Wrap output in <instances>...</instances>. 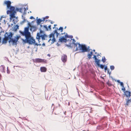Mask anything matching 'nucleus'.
<instances>
[{"mask_svg":"<svg viewBox=\"0 0 131 131\" xmlns=\"http://www.w3.org/2000/svg\"><path fill=\"white\" fill-rule=\"evenodd\" d=\"M57 28L56 30H55L53 32H52L49 35V37L46 35L45 34V31H43L40 28L39 30L40 31L39 32L37 33V38L38 39L39 42L40 41V40L41 39L42 40H45L46 39H47V38H49L48 40V42L50 41H51V43H53L56 41V39L54 38V34H56L57 36L58 37L59 35H60L59 33H58L57 32Z\"/></svg>","mask_w":131,"mask_h":131,"instance_id":"f257e3e1","label":"nucleus"},{"mask_svg":"<svg viewBox=\"0 0 131 131\" xmlns=\"http://www.w3.org/2000/svg\"><path fill=\"white\" fill-rule=\"evenodd\" d=\"M29 30V27L28 26L25 28L24 31H20V32L22 35L25 36L26 38V40L22 39L23 42H26L30 44H32L35 42V39L31 37L30 33Z\"/></svg>","mask_w":131,"mask_h":131,"instance_id":"f03ea898","label":"nucleus"},{"mask_svg":"<svg viewBox=\"0 0 131 131\" xmlns=\"http://www.w3.org/2000/svg\"><path fill=\"white\" fill-rule=\"evenodd\" d=\"M74 47H76L75 51L81 50V52H85L88 51V49L85 45H80L79 43H74Z\"/></svg>","mask_w":131,"mask_h":131,"instance_id":"7ed1b4c3","label":"nucleus"},{"mask_svg":"<svg viewBox=\"0 0 131 131\" xmlns=\"http://www.w3.org/2000/svg\"><path fill=\"white\" fill-rule=\"evenodd\" d=\"M20 37V36H17L14 37V38H12L10 39L9 41V43H11L13 45H17V42L19 38Z\"/></svg>","mask_w":131,"mask_h":131,"instance_id":"20e7f679","label":"nucleus"},{"mask_svg":"<svg viewBox=\"0 0 131 131\" xmlns=\"http://www.w3.org/2000/svg\"><path fill=\"white\" fill-rule=\"evenodd\" d=\"M35 62L36 63H47V61L44 59L40 58H36L35 59Z\"/></svg>","mask_w":131,"mask_h":131,"instance_id":"39448f33","label":"nucleus"},{"mask_svg":"<svg viewBox=\"0 0 131 131\" xmlns=\"http://www.w3.org/2000/svg\"><path fill=\"white\" fill-rule=\"evenodd\" d=\"M11 4V2L9 1H5L4 2L3 4L6 5L7 9H9Z\"/></svg>","mask_w":131,"mask_h":131,"instance_id":"423d86ee","label":"nucleus"},{"mask_svg":"<svg viewBox=\"0 0 131 131\" xmlns=\"http://www.w3.org/2000/svg\"><path fill=\"white\" fill-rule=\"evenodd\" d=\"M9 8L10 10H8L7 11V14H8L9 13H12L15 12V8L14 7L10 6Z\"/></svg>","mask_w":131,"mask_h":131,"instance_id":"0eeeda50","label":"nucleus"},{"mask_svg":"<svg viewBox=\"0 0 131 131\" xmlns=\"http://www.w3.org/2000/svg\"><path fill=\"white\" fill-rule=\"evenodd\" d=\"M61 60L63 62H66L67 60V56L64 54H63L61 57Z\"/></svg>","mask_w":131,"mask_h":131,"instance_id":"6e6552de","label":"nucleus"},{"mask_svg":"<svg viewBox=\"0 0 131 131\" xmlns=\"http://www.w3.org/2000/svg\"><path fill=\"white\" fill-rule=\"evenodd\" d=\"M5 35H7V36L6 37H7L8 39H10L12 38V37L13 35V34L11 32H10L9 33H8L7 32H6L5 33Z\"/></svg>","mask_w":131,"mask_h":131,"instance_id":"1a4fd4ad","label":"nucleus"},{"mask_svg":"<svg viewBox=\"0 0 131 131\" xmlns=\"http://www.w3.org/2000/svg\"><path fill=\"white\" fill-rule=\"evenodd\" d=\"M124 95H126V97L128 98L130 97L131 96V93L130 92L128 91H126L124 92Z\"/></svg>","mask_w":131,"mask_h":131,"instance_id":"9d476101","label":"nucleus"},{"mask_svg":"<svg viewBox=\"0 0 131 131\" xmlns=\"http://www.w3.org/2000/svg\"><path fill=\"white\" fill-rule=\"evenodd\" d=\"M67 40L64 38V36L60 37L59 39V41L60 42H66Z\"/></svg>","mask_w":131,"mask_h":131,"instance_id":"9b49d317","label":"nucleus"},{"mask_svg":"<svg viewBox=\"0 0 131 131\" xmlns=\"http://www.w3.org/2000/svg\"><path fill=\"white\" fill-rule=\"evenodd\" d=\"M26 10L25 8L24 7V8H16V10L19 11L21 13H23V11H25Z\"/></svg>","mask_w":131,"mask_h":131,"instance_id":"f8f14e48","label":"nucleus"},{"mask_svg":"<svg viewBox=\"0 0 131 131\" xmlns=\"http://www.w3.org/2000/svg\"><path fill=\"white\" fill-rule=\"evenodd\" d=\"M131 103V98L126 100V103L125 104V106H128Z\"/></svg>","mask_w":131,"mask_h":131,"instance_id":"ddd939ff","label":"nucleus"},{"mask_svg":"<svg viewBox=\"0 0 131 131\" xmlns=\"http://www.w3.org/2000/svg\"><path fill=\"white\" fill-rule=\"evenodd\" d=\"M40 70L41 72H45L47 70V68L45 67H41L40 68Z\"/></svg>","mask_w":131,"mask_h":131,"instance_id":"4468645a","label":"nucleus"},{"mask_svg":"<svg viewBox=\"0 0 131 131\" xmlns=\"http://www.w3.org/2000/svg\"><path fill=\"white\" fill-rule=\"evenodd\" d=\"M8 39L6 37V36H5L3 41V42L4 43H6L7 42V41Z\"/></svg>","mask_w":131,"mask_h":131,"instance_id":"2eb2a0df","label":"nucleus"},{"mask_svg":"<svg viewBox=\"0 0 131 131\" xmlns=\"http://www.w3.org/2000/svg\"><path fill=\"white\" fill-rule=\"evenodd\" d=\"M45 21L44 19H43L42 20L40 19H38L37 20V23L38 24H39L42 21Z\"/></svg>","mask_w":131,"mask_h":131,"instance_id":"dca6fc26","label":"nucleus"},{"mask_svg":"<svg viewBox=\"0 0 131 131\" xmlns=\"http://www.w3.org/2000/svg\"><path fill=\"white\" fill-rule=\"evenodd\" d=\"M5 69V67L3 65H2L0 67V70L2 72H4Z\"/></svg>","mask_w":131,"mask_h":131,"instance_id":"f3484780","label":"nucleus"},{"mask_svg":"<svg viewBox=\"0 0 131 131\" xmlns=\"http://www.w3.org/2000/svg\"><path fill=\"white\" fill-rule=\"evenodd\" d=\"M36 28V27L31 26L30 27V30L31 31H33L35 30Z\"/></svg>","mask_w":131,"mask_h":131,"instance_id":"a211bd4d","label":"nucleus"},{"mask_svg":"<svg viewBox=\"0 0 131 131\" xmlns=\"http://www.w3.org/2000/svg\"><path fill=\"white\" fill-rule=\"evenodd\" d=\"M11 14L10 15V19H11V18H15V15L14 14V12L12 13H10Z\"/></svg>","mask_w":131,"mask_h":131,"instance_id":"6ab92c4d","label":"nucleus"},{"mask_svg":"<svg viewBox=\"0 0 131 131\" xmlns=\"http://www.w3.org/2000/svg\"><path fill=\"white\" fill-rule=\"evenodd\" d=\"M96 63L98 66H99L100 65V60L97 59V60H95Z\"/></svg>","mask_w":131,"mask_h":131,"instance_id":"aec40b11","label":"nucleus"},{"mask_svg":"<svg viewBox=\"0 0 131 131\" xmlns=\"http://www.w3.org/2000/svg\"><path fill=\"white\" fill-rule=\"evenodd\" d=\"M43 27L45 28V30L46 31H48L49 30L48 28L47 25H45L43 26Z\"/></svg>","mask_w":131,"mask_h":131,"instance_id":"412c9836","label":"nucleus"},{"mask_svg":"<svg viewBox=\"0 0 131 131\" xmlns=\"http://www.w3.org/2000/svg\"><path fill=\"white\" fill-rule=\"evenodd\" d=\"M118 82H119L120 83V85L122 87H123L124 86V84L122 82H119V80L118 81Z\"/></svg>","mask_w":131,"mask_h":131,"instance_id":"4be33fe9","label":"nucleus"},{"mask_svg":"<svg viewBox=\"0 0 131 131\" xmlns=\"http://www.w3.org/2000/svg\"><path fill=\"white\" fill-rule=\"evenodd\" d=\"M19 26L17 25H16L14 28L15 30H16L17 29H19Z\"/></svg>","mask_w":131,"mask_h":131,"instance_id":"5701e85b","label":"nucleus"},{"mask_svg":"<svg viewBox=\"0 0 131 131\" xmlns=\"http://www.w3.org/2000/svg\"><path fill=\"white\" fill-rule=\"evenodd\" d=\"M59 30H60V32H62L63 31V28L62 27H60L58 29Z\"/></svg>","mask_w":131,"mask_h":131,"instance_id":"b1692460","label":"nucleus"},{"mask_svg":"<svg viewBox=\"0 0 131 131\" xmlns=\"http://www.w3.org/2000/svg\"><path fill=\"white\" fill-rule=\"evenodd\" d=\"M110 68L111 70H113L114 69V67L113 66H110Z\"/></svg>","mask_w":131,"mask_h":131,"instance_id":"393cba45","label":"nucleus"},{"mask_svg":"<svg viewBox=\"0 0 131 131\" xmlns=\"http://www.w3.org/2000/svg\"><path fill=\"white\" fill-rule=\"evenodd\" d=\"M102 61L103 62H105L106 61V59L105 57H104L103 58V57L102 59Z\"/></svg>","mask_w":131,"mask_h":131,"instance_id":"a878e982","label":"nucleus"},{"mask_svg":"<svg viewBox=\"0 0 131 131\" xmlns=\"http://www.w3.org/2000/svg\"><path fill=\"white\" fill-rule=\"evenodd\" d=\"M104 66L102 64H100V65L99 66H100V67L102 69H103L104 67Z\"/></svg>","mask_w":131,"mask_h":131,"instance_id":"bb28decb","label":"nucleus"},{"mask_svg":"<svg viewBox=\"0 0 131 131\" xmlns=\"http://www.w3.org/2000/svg\"><path fill=\"white\" fill-rule=\"evenodd\" d=\"M88 57L89 59H90L91 58V57L92 56V55H91L90 53L88 54Z\"/></svg>","mask_w":131,"mask_h":131,"instance_id":"cd10ccee","label":"nucleus"},{"mask_svg":"<svg viewBox=\"0 0 131 131\" xmlns=\"http://www.w3.org/2000/svg\"><path fill=\"white\" fill-rule=\"evenodd\" d=\"M122 90L123 91V92H124L125 91H125V88H124V86L123 87H122Z\"/></svg>","mask_w":131,"mask_h":131,"instance_id":"c85d7f7f","label":"nucleus"},{"mask_svg":"<svg viewBox=\"0 0 131 131\" xmlns=\"http://www.w3.org/2000/svg\"><path fill=\"white\" fill-rule=\"evenodd\" d=\"M69 37L68 36L67 34H66V35H65L64 36V38H66Z\"/></svg>","mask_w":131,"mask_h":131,"instance_id":"c756f323","label":"nucleus"},{"mask_svg":"<svg viewBox=\"0 0 131 131\" xmlns=\"http://www.w3.org/2000/svg\"><path fill=\"white\" fill-rule=\"evenodd\" d=\"M51 25H49L48 26V28L49 30H51Z\"/></svg>","mask_w":131,"mask_h":131,"instance_id":"7c9ffc66","label":"nucleus"},{"mask_svg":"<svg viewBox=\"0 0 131 131\" xmlns=\"http://www.w3.org/2000/svg\"><path fill=\"white\" fill-rule=\"evenodd\" d=\"M49 17L48 16H46L44 18H43V19H44L45 21V19H48Z\"/></svg>","mask_w":131,"mask_h":131,"instance_id":"2f4dec72","label":"nucleus"},{"mask_svg":"<svg viewBox=\"0 0 131 131\" xmlns=\"http://www.w3.org/2000/svg\"><path fill=\"white\" fill-rule=\"evenodd\" d=\"M109 69H108L107 70V73H109V75H110L111 74V72H110L109 71Z\"/></svg>","mask_w":131,"mask_h":131,"instance_id":"473e14b6","label":"nucleus"},{"mask_svg":"<svg viewBox=\"0 0 131 131\" xmlns=\"http://www.w3.org/2000/svg\"><path fill=\"white\" fill-rule=\"evenodd\" d=\"M7 73H10V71L8 70V67H7Z\"/></svg>","mask_w":131,"mask_h":131,"instance_id":"72a5a7b5","label":"nucleus"},{"mask_svg":"<svg viewBox=\"0 0 131 131\" xmlns=\"http://www.w3.org/2000/svg\"><path fill=\"white\" fill-rule=\"evenodd\" d=\"M75 40L74 39H73V43L74 44V43H75Z\"/></svg>","mask_w":131,"mask_h":131,"instance_id":"f704fd0d","label":"nucleus"},{"mask_svg":"<svg viewBox=\"0 0 131 131\" xmlns=\"http://www.w3.org/2000/svg\"><path fill=\"white\" fill-rule=\"evenodd\" d=\"M104 69H105V71H106L108 70L107 67L106 66L105 67Z\"/></svg>","mask_w":131,"mask_h":131,"instance_id":"c9c22d12","label":"nucleus"},{"mask_svg":"<svg viewBox=\"0 0 131 131\" xmlns=\"http://www.w3.org/2000/svg\"><path fill=\"white\" fill-rule=\"evenodd\" d=\"M30 18L31 19H34V18L33 16H31Z\"/></svg>","mask_w":131,"mask_h":131,"instance_id":"e433bc0d","label":"nucleus"},{"mask_svg":"<svg viewBox=\"0 0 131 131\" xmlns=\"http://www.w3.org/2000/svg\"><path fill=\"white\" fill-rule=\"evenodd\" d=\"M94 58L95 59V60H97V59L96 57V56H95V55L94 56Z\"/></svg>","mask_w":131,"mask_h":131,"instance_id":"4c0bfd02","label":"nucleus"},{"mask_svg":"<svg viewBox=\"0 0 131 131\" xmlns=\"http://www.w3.org/2000/svg\"><path fill=\"white\" fill-rule=\"evenodd\" d=\"M56 26H57V25H55V24L54 25V27H53V29L54 28H55V27Z\"/></svg>","mask_w":131,"mask_h":131,"instance_id":"58836bf2","label":"nucleus"},{"mask_svg":"<svg viewBox=\"0 0 131 131\" xmlns=\"http://www.w3.org/2000/svg\"><path fill=\"white\" fill-rule=\"evenodd\" d=\"M90 54H91V55L92 56L93 54V52H90Z\"/></svg>","mask_w":131,"mask_h":131,"instance_id":"ea45409f","label":"nucleus"},{"mask_svg":"<svg viewBox=\"0 0 131 131\" xmlns=\"http://www.w3.org/2000/svg\"><path fill=\"white\" fill-rule=\"evenodd\" d=\"M2 32V31H1L0 32V36L1 35V33ZM3 32H4V31H3Z\"/></svg>","mask_w":131,"mask_h":131,"instance_id":"a19ab883","label":"nucleus"},{"mask_svg":"<svg viewBox=\"0 0 131 131\" xmlns=\"http://www.w3.org/2000/svg\"><path fill=\"white\" fill-rule=\"evenodd\" d=\"M1 37H0V42H1Z\"/></svg>","mask_w":131,"mask_h":131,"instance_id":"79ce46f5","label":"nucleus"},{"mask_svg":"<svg viewBox=\"0 0 131 131\" xmlns=\"http://www.w3.org/2000/svg\"><path fill=\"white\" fill-rule=\"evenodd\" d=\"M53 22L52 21H51V24H53Z\"/></svg>","mask_w":131,"mask_h":131,"instance_id":"37998d69","label":"nucleus"},{"mask_svg":"<svg viewBox=\"0 0 131 131\" xmlns=\"http://www.w3.org/2000/svg\"><path fill=\"white\" fill-rule=\"evenodd\" d=\"M48 56H50V54H48Z\"/></svg>","mask_w":131,"mask_h":131,"instance_id":"c03bdc74","label":"nucleus"},{"mask_svg":"<svg viewBox=\"0 0 131 131\" xmlns=\"http://www.w3.org/2000/svg\"><path fill=\"white\" fill-rule=\"evenodd\" d=\"M93 51L94 52H95V50H93Z\"/></svg>","mask_w":131,"mask_h":131,"instance_id":"a18cd8bd","label":"nucleus"},{"mask_svg":"<svg viewBox=\"0 0 131 131\" xmlns=\"http://www.w3.org/2000/svg\"><path fill=\"white\" fill-rule=\"evenodd\" d=\"M66 26L65 27V28H64V29H66Z\"/></svg>","mask_w":131,"mask_h":131,"instance_id":"49530a36","label":"nucleus"},{"mask_svg":"<svg viewBox=\"0 0 131 131\" xmlns=\"http://www.w3.org/2000/svg\"><path fill=\"white\" fill-rule=\"evenodd\" d=\"M40 26H41V27H42V25H40Z\"/></svg>","mask_w":131,"mask_h":131,"instance_id":"de8ad7c7","label":"nucleus"},{"mask_svg":"<svg viewBox=\"0 0 131 131\" xmlns=\"http://www.w3.org/2000/svg\"><path fill=\"white\" fill-rule=\"evenodd\" d=\"M43 45H45V44H44V43H43Z\"/></svg>","mask_w":131,"mask_h":131,"instance_id":"09e8293b","label":"nucleus"},{"mask_svg":"<svg viewBox=\"0 0 131 131\" xmlns=\"http://www.w3.org/2000/svg\"><path fill=\"white\" fill-rule=\"evenodd\" d=\"M53 105V104H52V105Z\"/></svg>","mask_w":131,"mask_h":131,"instance_id":"8fccbe9b","label":"nucleus"}]
</instances>
